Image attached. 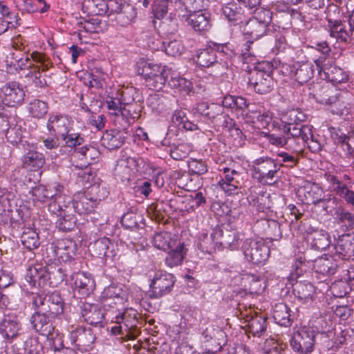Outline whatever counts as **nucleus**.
I'll use <instances>...</instances> for the list:
<instances>
[{"instance_id":"nucleus-1","label":"nucleus","mask_w":354,"mask_h":354,"mask_svg":"<svg viewBox=\"0 0 354 354\" xmlns=\"http://www.w3.org/2000/svg\"><path fill=\"white\" fill-rule=\"evenodd\" d=\"M192 113L199 122L213 123L230 131L234 124V120L223 111V106L219 104L201 103L192 109Z\"/></svg>"},{"instance_id":"nucleus-2","label":"nucleus","mask_w":354,"mask_h":354,"mask_svg":"<svg viewBox=\"0 0 354 354\" xmlns=\"http://www.w3.org/2000/svg\"><path fill=\"white\" fill-rule=\"evenodd\" d=\"M136 72L145 78L147 86L158 91L166 86L169 68L149 60L141 59L137 63Z\"/></svg>"},{"instance_id":"nucleus-3","label":"nucleus","mask_w":354,"mask_h":354,"mask_svg":"<svg viewBox=\"0 0 354 354\" xmlns=\"http://www.w3.org/2000/svg\"><path fill=\"white\" fill-rule=\"evenodd\" d=\"M140 315L132 308H126L122 312L119 311L115 317V326L111 328L113 335H120L121 338L134 339L140 333L138 326Z\"/></svg>"},{"instance_id":"nucleus-4","label":"nucleus","mask_w":354,"mask_h":354,"mask_svg":"<svg viewBox=\"0 0 354 354\" xmlns=\"http://www.w3.org/2000/svg\"><path fill=\"white\" fill-rule=\"evenodd\" d=\"M306 116L297 109H292L285 113L281 118L279 129L296 139L305 142L311 133V126L304 124Z\"/></svg>"},{"instance_id":"nucleus-5","label":"nucleus","mask_w":354,"mask_h":354,"mask_svg":"<svg viewBox=\"0 0 354 354\" xmlns=\"http://www.w3.org/2000/svg\"><path fill=\"white\" fill-rule=\"evenodd\" d=\"M272 64L266 62L259 63L249 73L248 85L259 94L270 93L274 86V77L271 71Z\"/></svg>"},{"instance_id":"nucleus-6","label":"nucleus","mask_w":354,"mask_h":354,"mask_svg":"<svg viewBox=\"0 0 354 354\" xmlns=\"http://www.w3.org/2000/svg\"><path fill=\"white\" fill-rule=\"evenodd\" d=\"M62 185L57 183H53L46 185L39 184L31 187L29 193L31 194L34 202L45 203L52 200L53 202L49 204V209L55 213L57 205L66 202V196L62 195Z\"/></svg>"},{"instance_id":"nucleus-7","label":"nucleus","mask_w":354,"mask_h":354,"mask_svg":"<svg viewBox=\"0 0 354 354\" xmlns=\"http://www.w3.org/2000/svg\"><path fill=\"white\" fill-rule=\"evenodd\" d=\"M176 281L174 274L165 270L156 271L149 283V297L157 299L169 295L173 291Z\"/></svg>"},{"instance_id":"nucleus-8","label":"nucleus","mask_w":354,"mask_h":354,"mask_svg":"<svg viewBox=\"0 0 354 354\" xmlns=\"http://www.w3.org/2000/svg\"><path fill=\"white\" fill-rule=\"evenodd\" d=\"M25 86L17 81L5 83L1 87L2 93V104H0V115L6 116L5 106L15 107L21 105L26 96Z\"/></svg>"},{"instance_id":"nucleus-9","label":"nucleus","mask_w":354,"mask_h":354,"mask_svg":"<svg viewBox=\"0 0 354 354\" xmlns=\"http://www.w3.org/2000/svg\"><path fill=\"white\" fill-rule=\"evenodd\" d=\"M316 330L303 327L295 332L290 339V346L297 354H310L315 348Z\"/></svg>"},{"instance_id":"nucleus-10","label":"nucleus","mask_w":354,"mask_h":354,"mask_svg":"<svg viewBox=\"0 0 354 354\" xmlns=\"http://www.w3.org/2000/svg\"><path fill=\"white\" fill-rule=\"evenodd\" d=\"M201 342L205 353H215L225 344L226 335L220 328L209 325L201 333Z\"/></svg>"},{"instance_id":"nucleus-11","label":"nucleus","mask_w":354,"mask_h":354,"mask_svg":"<svg viewBox=\"0 0 354 354\" xmlns=\"http://www.w3.org/2000/svg\"><path fill=\"white\" fill-rule=\"evenodd\" d=\"M68 282L74 295L80 298L88 297L95 288L94 277L88 272H73L71 274Z\"/></svg>"},{"instance_id":"nucleus-12","label":"nucleus","mask_w":354,"mask_h":354,"mask_svg":"<svg viewBox=\"0 0 354 354\" xmlns=\"http://www.w3.org/2000/svg\"><path fill=\"white\" fill-rule=\"evenodd\" d=\"M244 259L254 265L265 262L268 258L270 250L261 241L245 239L241 246Z\"/></svg>"},{"instance_id":"nucleus-13","label":"nucleus","mask_w":354,"mask_h":354,"mask_svg":"<svg viewBox=\"0 0 354 354\" xmlns=\"http://www.w3.org/2000/svg\"><path fill=\"white\" fill-rule=\"evenodd\" d=\"M257 167L254 169L255 177L262 183L271 184L282 167V163L271 158H261L257 160Z\"/></svg>"},{"instance_id":"nucleus-14","label":"nucleus","mask_w":354,"mask_h":354,"mask_svg":"<svg viewBox=\"0 0 354 354\" xmlns=\"http://www.w3.org/2000/svg\"><path fill=\"white\" fill-rule=\"evenodd\" d=\"M210 13L203 10H197L189 13H179L181 21L186 24L194 31L203 34L211 28Z\"/></svg>"},{"instance_id":"nucleus-15","label":"nucleus","mask_w":354,"mask_h":354,"mask_svg":"<svg viewBox=\"0 0 354 354\" xmlns=\"http://www.w3.org/2000/svg\"><path fill=\"white\" fill-rule=\"evenodd\" d=\"M221 171L222 174L218 181L221 189L229 196L242 193L243 182L241 174L234 169L226 167Z\"/></svg>"},{"instance_id":"nucleus-16","label":"nucleus","mask_w":354,"mask_h":354,"mask_svg":"<svg viewBox=\"0 0 354 354\" xmlns=\"http://www.w3.org/2000/svg\"><path fill=\"white\" fill-rule=\"evenodd\" d=\"M23 153L22 162L24 166L32 171H38L46 162L44 155L38 151L37 147L28 142H24L20 146Z\"/></svg>"},{"instance_id":"nucleus-17","label":"nucleus","mask_w":354,"mask_h":354,"mask_svg":"<svg viewBox=\"0 0 354 354\" xmlns=\"http://www.w3.org/2000/svg\"><path fill=\"white\" fill-rule=\"evenodd\" d=\"M22 324L15 315H5L0 321V335L6 343H12L21 335Z\"/></svg>"},{"instance_id":"nucleus-18","label":"nucleus","mask_w":354,"mask_h":354,"mask_svg":"<svg viewBox=\"0 0 354 354\" xmlns=\"http://www.w3.org/2000/svg\"><path fill=\"white\" fill-rule=\"evenodd\" d=\"M69 339L72 344L78 349L87 351L94 343L96 337L90 327L77 326L69 333Z\"/></svg>"},{"instance_id":"nucleus-19","label":"nucleus","mask_w":354,"mask_h":354,"mask_svg":"<svg viewBox=\"0 0 354 354\" xmlns=\"http://www.w3.org/2000/svg\"><path fill=\"white\" fill-rule=\"evenodd\" d=\"M212 236L218 241L219 248H228L230 250H235L239 247L240 235L235 230H224L217 225L212 230Z\"/></svg>"},{"instance_id":"nucleus-20","label":"nucleus","mask_w":354,"mask_h":354,"mask_svg":"<svg viewBox=\"0 0 354 354\" xmlns=\"http://www.w3.org/2000/svg\"><path fill=\"white\" fill-rule=\"evenodd\" d=\"M81 314L88 324L99 328L104 326L105 313L101 304H83L81 306Z\"/></svg>"},{"instance_id":"nucleus-21","label":"nucleus","mask_w":354,"mask_h":354,"mask_svg":"<svg viewBox=\"0 0 354 354\" xmlns=\"http://www.w3.org/2000/svg\"><path fill=\"white\" fill-rule=\"evenodd\" d=\"M65 200V204L69 206L71 205L74 211L80 215L93 212L97 205L93 198L86 192L75 195L73 199L66 196Z\"/></svg>"},{"instance_id":"nucleus-22","label":"nucleus","mask_w":354,"mask_h":354,"mask_svg":"<svg viewBox=\"0 0 354 354\" xmlns=\"http://www.w3.org/2000/svg\"><path fill=\"white\" fill-rule=\"evenodd\" d=\"M324 78L334 86H342L346 83L353 84L351 72L334 64L325 65L323 68Z\"/></svg>"},{"instance_id":"nucleus-23","label":"nucleus","mask_w":354,"mask_h":354,"mask_svg":"<svg viewBox=\"0 0 354 354\" xmlns=\"http://www.w3.org/2000/svg\"><path fill=\"white\" fill-rule=\"evenodd\" d=\"M53 318L48 314V312L45 310V309H42V312H34L30 317V322L37 333L43 336L48 337V339L54 330V327L51 322V319Z\"/></svg>"},{"instance_id":"nucleus-24","label":"nucleus","mask_w":354,"mask_h":354,"mask_svg":"<svg viewBox=\"0 0 354 354\" xmlns=\"http://www.w3.org/2000/svg\"><path fill=\"white\" fill-rule=\"evenodd\" d=\"M195 62L201 68H209L211 66L218 68L220 66L222 67L227 66L226 62H224L223 64L219 62L218 55L215 49L212 46V42L208 47L197 51Z\"/></svg>"},{"instance_id":"nucleus-25","label":"nucleus","mask_w":354,"mask_h":354,"mask_svg":"<svg viewBox=\"0 0 354 354\" xmlns=\"http://www.w3.org/2000/svg\"><path fill=\"white\" fill-rule=\"evenodd\" d=\"M332 248L330 252L334 256L343 260L348 259L354 256V238L348 234L339 236Z\"/></svg>"},{"instance_id":"nucleus-26","label":"nucleus","mask_w":354,"mask_h":354,"mask_svg":"<svg viewBox=\"0 0 354 354\" xmlns=\"http://www.w3.org/2000/svg\"><path fill=\"white\" fill-rule=\"evenodd\" d=\"M115 245L109 238L101 237L89 246V251L93 257L111 259L115 254Z\"/></svg>"},{"instance_id":"nucleus-27","label":"nucleus","mask_w":354,"mask_h":354,"mask_svg":"<svg viewBox=\"0 0 354 354\" xmlns=\"http://www.w3.org/2000/svg\"><path fill=\"white\" fill-rule=\"evenodd\" d=\"M46 274V267L37 264L27 269L25 280L32 288H45L47 286Z\"/></svg>"},{"instance_id":"nucleus-28","label":"nucleus","mask_w":354,"mask_h":354,"mask_svg":"<svg viewBox=\"0 0 354 354\" xmlns=\"http://www.w3.org/2000/svg\"><path fill=\"white\" fill-rule=\"evenodd\" d=\"M46 127L51 135L60 137L71 129V121L66 115L51 113L49 115Z\"/></svg>"},{"instance_id":"nucleus-29","label":"nucleus","mask_w":354,"mask_h":354,"mask_svg":"<svg viewBox=\"0 0 354 354\" xmlns=\"http://www.w3.org/2000/svg\"><path fill=\"white\" fill-rule=\"evenodd\" d=\"M272 318L277 324L283 327H290L296 318V313L287 304L277 303L272 307Z\"/></svg>"},{"instance_id":"nucleus-30","label":"nucleus","mask_w":354,"mask_h":354,"mask_svg":"<svg viewBox=\"0 0 354 354\" xmlns=\"http://www.w3.org/2000/svg\"><path fill=\"white\" fill-rule=\"evenodd\" d=\"M326 21L330 37L336 38L337 40L345 44L351 42L353 32L350 31V28L346 30L341 20L333 19L330 15H328Z\"/></svg>"},{"instance_id":"nucleus-31","label":"nucleus","mask_w":354,"mask_h":354,"mask_svg":"<svg viewBox=\"0 0 354 354\" xmlns=\"http://www.w3.org/2000/svg\"><path fill=\"white\" fill-rule=\"evenodd\" d=\"M307 241L311 249L322 251L330 247L329 235L323 230H313L309 228L307 230Z\"/></svg>"},{"instance_id":"nucleus-32","label":"nucleus","mask_w":354,"mask_h":354,"mask_svg":"<svg viewBox=\"0 0 354 354\" xmlns=\"http://www.w3.org/2000/svg\"><path fill=\"white\" fill-rule=\"evenodd\" d=\"M68 208H69V205L63 203L57 205V207L55 209V212H59L58 216H60L56 222V227L59 231L64 232L73 230L77 223V218L74 215L66 214Z\"/></svg>"},{"instance_id":"nucleus-33","label":"nucleus","mask_w":354,"mask_h":354,"mask_svg":"<svg viewBox=\"0 0 354 354\" xmlns=\"http://www.w3.org/2000/svg\"><path fill=\"white\" fill-rule=\"evenodd\" d=\"M270 30V28L252 17L245 23L243 29L244 35L253 40H257L268 35Z\"/></svg>"},{"instance_id":"nucleus-34","label":"nucleus","mask_w":354,"mask_h":354,"mask_svg":"<svg viewBox=\"0 0 354 354\" xmlns=\"http://www.w3.org/2000/svg\"><path fill=\"white\" fill-rule=\"evenodd\" d=\"M292 292L295 297L304 303H308L315 299V287L308 281H297L293 284Z\"/></svg>"},{"instance_id":"nucleus-35","label":"nucleus","mask_w":354,"mask_h":354,"mask_svg":"<svg viewBox=\"0 0 354 354\" xmlns=\"http://www.w3.org/2000/svg\"><path fill=\"white\" fill-rule=\"evenodd\" d=\"M123 285L111 284L101 294V299L114 300L115 304H123L128 299V292Z\"/></svg>"},{"instance_id":"nucleus-36","label":"nucleus","mask_w":354,"mask_h":354,"mask_svg":"<svg viewBox=\"0 0 354 354\" xmlns=\"http://www.w3.org/2000/svg\"><path fill=\"white\" fill-rule=\"evenodd\" d=\"M168 253L165 258V264L167 266L174 268L180 266L184 258L185 257L187 249L183 242L178 241L175 243V246L170 250H168Z\"/></svg>"},{"instance_id":"nucleus-37","label":"nucleus","mask_w":354,"mask_h":354,"mask_svg":"<svg viewBox=\"0 0 354 354\" xmlns=\"http://www.w3.org/2000/svg\"><path fill=\"white\" fill-rule=\"evenodd\" d=\"M46 311L53 317H56L64 313V301L61 294L57 291L46 293Z\"/></svg>"},{"instance_id":"nucleus-38","label":"nucleus","mask_w":354,"mask_h":354,"mask_svg":"<svg viewBox=\"0 0 354 354\" xmlns=\"http://www.w3.org/2000/svg\"><path fill=\"white\" fill-rule=\"evenodd\" d=\"M292 80L300 84L308 82L314 76V66L309 62H295Z\"/></svg>"},{"instance_id":"nucleus-39","label":"nucleus","mask_w":354,"mask_h":354,"mask_svg":"<svg viewBox=\"0 0 354 354\" xmlns=\"http://www.w3.org/2000/svg\"><path fill=\"white\" fill-rule=\"evenodd\" d=\"M125 140L124 133L117 129H111L103 134L102 143L109 150H114L120 148L124 144Z\"/></svg>"},{"instance_id":"nucleus-40","label":"nucleus","mask_w":354,"mask_h":354,"mask_svg":"<svg viewBox=\"0 0 354 354\" xmlns=\"http://www.w3.org/2000/svg\"><path fill=\"white\" fill-rule=\"evenodd\" d=\"M142 163L143 160L142 158L136 156L131 157L125 151H121L120 157L117 160L115 169L120 171L124 169V172L128 174L131 170L135 169L138 171V168Z\"/></svg>"},{"instance_id":"nucleus-41","label":"nucleus","mask_w":354,"mask_h":354,"mask_svg":"<svg viewBox=\"0 0 354 354\" xmlns=\"http://www.w3.org/2000/svg\"><path fill=\"white\" fill-rule=\"evenodd\" d=\"M7 65L13 66L16 71L29 69L32 66L29 53L24 52H12L6 57Z\"/></svg>"},{"instance_id":"nucleus-42","label":"nucleus","mask_w":354,"mask_h":354,"mask_svg":"<svg viewBox=\"0 0 354 354\" xmlns=\"http://www.w3.org/2000/svg\"><path fill=\"white\" fill-rule=\"evenodd\" d=\"M221 12L225 19L234 23L241 21L244 17V10L234 1L222 5Z\"/></svg>"},{"instance_id":"nucleus-43","label":"nucleus","mask_w":354,"mask_h":354,"mask_svg":"<svg viewBox=\"0 0 354 354\" xmlns=\"http://www.w3.org/2000/svg\"><path fill=\"white\" fill-rule=\"evenodd\" d=\"M115 96L108 95L106 99L107 108L109 110L114 111L116 115L120 113L122 116H129L133 120H136L139 118V111H136L134 110L133 113H131V110L130 109H127L122 106V102L118 95L115 94Z\"/></svg>"},{"instance_id":"nucleus-44","label":"nucleus","mask_w":354,"mask_h":354,"mask_svg":"<svg viewBox=\"0 0 354 354\" xmlns=\"http://www.w3.org/2000/svg\"><path fill=\"white\" fill-rule=\"evenodd\" d=\"M248 201L250 205L256 206L259 212H264L271 208L270 195L266 192L254 190L248 196Z\"/></svg>"},{"instance_id":"nucleus-45","label":"nucleus","mask_w":354,"mask_h":354,"mask_svg":"<svg viewBox=\"0 0 354 354\" xmlns=\"http://www.w3.org/2000/svg\"><path fill=\"white\" fill-rule=\"evenodd\" d=\"M268 141L270 144L280 147L293 148L294 146L300 147L301 140L296 139L295 137L283 133V135H277L274 133L268 136Z\"/></svg>"},{"instance_id":"nucleus-46","label":"nucleus","mask_w":354,"mask_h":354,"mask_svg":"<svg viewBox=\"0 0 354 354\" xmlns=\"http://www.w3.org/2000/svg\"><path fill=\"white\" fill-rule=\"evenodd\" d=\"M178 240L174 237L170 232H160L154 234L153 239V245L163 251H167L175 246V243H177Z\"/></svg>"},{"instance_id":"nucleus-47","label":"nucleus","mask_w":354,"mask_h":354,"mask_svg":"<svg viewBox=\"0 0 354 354\" xmlns=\"http://www.w3.org/2000/svg\"><path fill=\"white\" fill-rule=\"evenodd\" d=\"M205 0H178L174 1L173 7L178 13H189L203 10Z\"/></svg>"},{"instance_id":"nucleus-48","label":"nucleus","mask_w":354,"mask_h":354,"mask_svg":"<svg viewBox=\"0 0 354 354\" xmlns=\"http://www.w3.org/2000/svg\"><path fill=\"white\" fill-rule=\"evenodd\" d=\"M248 331L254 336L261 337L267 328V318L264 316L255 315L247 320Z\"/></svg>"},{"instance_id":"nucleus-49","label":"nucleus","mask_w":354,"mask_h":354,"mask_svg":"<svg viewBox=\"0 0 354 354\" xmlns=\"http://www.w3.org/2000/svg\"><path fill=\"white\" fill-rule=\"evenodd\" d=\"M299 147L294 146L293 148H288L290 152L281 151L277 153V160L279 163H282V166L288 167H294L297 165L299 161Z\"/></svg>"},{"instance_id":"nucleus-50","label":"nucleus","mask_w":354,"mask_h":354,"mask_svg":"<svg viewBox=\"0 0 354 354\" xmlns=\"http://www.w3.org/2000/svg\"><path fill=\"white\" fill-rule=\"evenodd\" d=\"M212 46L215 49L220 62L230 59L236 55V48L234 44L230 42L216 43L212 42Z\"/></svg>"},{"instance_id":"nucleus-51","label":"nucleus","mask_w":354,"mask_h":354,"mask_svg":"<svg viewBox=\"0 0 354 354\" xmlns=\"http://www.w3.org/2000/svg\"><path fill=\"white\" fill-rule=\"evenodd\" d=\"M75 243L70 240H62L57 243L56 254L64 261H71L75 255Z\"/></svg>"},{"instance_id":"nucleus-52","label":"nucleus","mask_w":354,"mask_h":354,"mask_svg":"<svg viewBox=\"0 0 354 354\" xmlns=\"http://www.w3.org/2000/svg\"><path fill=\"white\" fill-rule=\"evenodd\" d=\"M47 286L57 287L66 277V270L63 267H46Z\"/></svg>"},{"instance_id":"nucleus-53","label":"nucleus","mask_w":354,"mask_h":354,"mask_svg":"<svg viewBox=\"0 0 354 354\" xmlns=\"http://www.w3.org/2000/svg\"><path fill=\"white\" fill-rule=\"evenodd\" d=\"M171 123L179 129L183 128L187 131H195L198 129L196 124L190 121L186 113L182 110H176L172 114Z\"/></svg>"},{"instance_id":"nucleus-54","label":"nucleus","mask_w":354,"mask_h":354,"mask_svg":"<svg viewBox=\"0 0 354 354\" xmlns=\"http://www.w3.org/2000/svg\"><path fill=\"white\" fill-rule=\"evenodd\" d=\"M174 176L176 178V184L178 187L186 191L196 190L200 186V182L196 183V181L192 178V175L190 173L176 171Z\"/></svg>"},{"instance_id":"nucleus-55","label":"nucleus","mask_w":354,"mask_h":354,"mask_svg":"<svg viewBox=\"0 0 354 354\" xmlns=\"http://www.w3.org/2000/svg\"><path fill=\"white\" fill-rule=\"evenodd\" d=\"M270 64H272L270 69L274 77L278 75H282L284 77L292 80L294 63H282L280 60L274 59L272 62H270Z\"/></svg>"},{"instance_id":"nucleus-56","label":"nucleus","mask_w":354,"mask_h":354,"mask_svg":"<svg viewBox=\"0 0 354 354\" xmlns=\"http://www.w3.org/2000/svg\"><path fill=\"white\" fill-rule=\"evenodd\" d=\"M166 102L167 98L159 93L150 94L146 100L147 106L156 114H160L166 109Z\"/></svg>"},{"instance_id":"nucleus-57","label":"nucleus","mask_w":354,"mask_h":354,"mask_svg":"<svg viewBox=\"0 0 354 354\" xmlns=\"http://www.w3.org/2000/svg\"><path fill=\"white\" fill-rule=\"evenodd\" d=\"M46 354H77L70 348L64 347L59 338H48Z\"/></svg>"},{"instance_id":"nucleus-58","label":"nucleus","mask_w":354,"mask_h":354,"mask_svg":"<svg viewBox=\"0 0 354 354\" xmlns=\"http://www.w3.org/2000/svg\"><path fill=\"white\" fill-rule=\"evenodd\" d=\"M161 48L167 55L176 57L181 55L185 48L180 40L165 39L162 42Z\"/></svg>"},{"instance_id":"nucleus-59","label":"nucleus","mask_w":354,"mask_h":354,"mask_svg":"<svg viewBox=\"0 0 354 354\" xmlns=\"http://www.w3.org/2000/svg\"><path fill=\"white\" fill-rule=\"evenodd\" d=\"M25 78L36 88H44L47 85L45 78L42 77L39 66L32 64Z\"/></svg>"},{"instance_id":"nucleus-60","label":"nucleus","mask_w":354,"mask_h":354,"mask_svg":"<svg viewBox=\"0 0 354 354\" xmlns=\"http://www.w3.org/2000/svg\"><path fill=\"white\" fill-rule=\"evenodd\" d=\"M144 220L142 216L133 210L124 213L121 218V224L127 230H133L140 227V223Z\"/></svg>"},{"instance_id":"nucleus-61","label":"nucleus","mask_w":354,"mask_h":354,"mask_svg":"<svg viewBox=\"0 0 354 354\" xmlns=\"http://www.w3.org/2000/svg\"><path fill=\"white\" fill-rule=\"evenodd\" d=\"M21 241L28 250L37 249L40 245L38 234L31 229H27L22 233Z\"/></svg>"},{"instance_id":"nucleus-62","label":"nucleus","mask_w":354,"mask_h":354,"mask_svg":"<svg viewBox=\"0 0 354 354\" xmlns=\"http://www.w3.org/2000/svg\"><path fill=\"white\" fill-rule=\"evenodd\" d=\"M24 354H45L44 346L36 336H28L24 342Z\"/></svg>"},{"instance_id":"nucleus-63","label":"nucleus","mask_w":354,"mask_h":354,"mask_svg":"<svg viewBox=\"0 0 354 354\" xmlns=\"http://www.w3.org/2000/svg\"><path fill=\"white\" fill-rule=\"evenodd\" d=\"M316 272L330 276L337 272V264L329 259H321L316 262Z\"/></svg>"},{"instance_id":"nucleus-64","label":"nucleus","mask_w":354,"mask_h":354,"mask_svg":"<svg viewBox=\"0 0 354 354\" xmlns=\"http://www.w3.org/2000/svg\"><path fill=\"white\" fill-rule=\"evenodd\" d=\"M48 109L47 104L37 99L32 100L28 105L29 113L38 119L43 118L47 113Z\"/></svg>"}]
</instances>
